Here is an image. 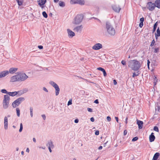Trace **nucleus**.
I'll return each mask as SVG.
<instances>
[{"label":"nucleus","mask_w":160,"mask_h":160,"mask_svg":"<svg viewBox=\"0 0 160 160\" xmlns=\"http://www.w3.org/2000/svg\"><path fill=\"white\" fill-rule=\"evenodd\" d=\"M23 129V126L22 123H21L20 124V128L19 130V132H21L22 131Z\"/></svg>","instance_id":"obj_32"},{"label":"nucleus","mask_w":160,"mask_h":160,"mask_svg":"<svg viewBox=\"0 0 160 160\" xmlns=\"http://www.w3.org/2000/svg\"><path fill=\"white\" fill-rule=\"evenodd\" d=\"M67 32L68 34V35L69 37H71V38H72L75 35L74 32L71 30L69 29H67Z\"/></svg>","instance_id":"obj_15"},{"label":"nucleus","mask_w":160,"mask_h":160,"mask_svg":"<svg viewBox=\"0 0 160 160\" xmlns=\"http://www.w3.org/2000/svg\"><path fill=\"white\" fill-rule=\"evenodd\" d=\"M33 140L34 142H36V139L34 138H33Z\"/></svg>","instance_id":"obj_62"},{"label":"nucleus","mask_w":160,"mask_h":160,"mask_svg":"<svg viewBox=\"0 0 160 160\" xmlns=\"http://www.w3.org/2000/svg\"><path fill=\"white\" fill-rule=\"evenodd\" d=\"M42 117L43 118L44 120H45L46 119V116L45 114L42 115Z\"/></svg>","instance_id":"obj_48"},{"label":"nucleus","mask_w":160,"mask_h":160,"mask_svg":"<svg viewBox=\"0 0 160 160\" xmlns=\"http://www.w3.org/2000/svg\"><path fill=\"white\" fill-rule=\"evenodd\" d=\"M49 84L52 86L53 87L56 86L57 85V84L56 83H55V82L52 81H50L49 82Z\"/></svg>","instance_id":"obj_27"},{"label":"nucleus","mask_w":160,"mask_h":160,"mask_svg":"<svg viewBox=\"0 0 160 160\" xmlns=\"http://www.w3.org/2000/svg\"><path fill=\"white\" fill-rule=\"evenodd\" d=\"M147 62H147V65H148V68H149V64L150 63V62L149 60H148Z\"/></svg>","instance_id":"obj_47"},{"label":"nucleus","mask_w":160,"mask_h":160,"mask_svg":"<svg viewBox=\"0 0 160 160\" xmlns=\"http://www.w3.org/2000/svg\"><path fill=\"white\" fill-rule=\"evenodd\" d=\"M160 154L159 152L156 153L153 158L152 160H157L158 158L160 156Z\"/></svg>","instance_id":"obj_22"},{"label":"nucleus","mask_w":160,"mask_h":160,"mask_svg":"<svg viewBox=\"0 0 160 160\" xmlns=\"http://www.w3.org/2000/svg\"><path fill=\"white\" fill-rule=\"evenodd\" d=\"M153 130L157 132H159V129L158 127L157 126H155L154 127Z\"/></svg>","instance_id":"obj_33"},{"label":"nucleus","mask_w":160,"mask_h":160,"mask_svg":"<svg viewBox=\"0 0 160 160\" xmlns=\"http://www.w3.org/2000/svg\"><path fill=\"white\" fill-rule=\"evenodd\" d=\"M97 69L98 70H99L102 71V72H103V75L104 77H106L107 76V74L104 68H103L101 67H99V68H97Z\"/></svg>","instance_id":"obj_19"},{"label":"nucleus","mask_w":160,"mask_h":160,"mask_svg":"<svg viewBox=\"0 0 160 160\" xmlns=\"http://www.w3.org/2000/svg\"><path fill=\"white\" fill-rule=\"evenodd\" d=\"M30 115L32 117H33V113L32 112H30Z\"/></svg>","instance_id":"obj_63"},{"label":"nucleus","mask_w":160,"mask_h":160,"mask_svg":"<svg viewBox=\"0 0 160 160\" xmlns=\"http://www.w3.org/2000/svg\"><path fill=\"white\" fill-rule=\"evenodd\" d=\"M72 104V99H70L68 102V106Z\"/></svg>","instance_id":"obj_37"},{"label":"nucleus","mask_w":160,"mask_h":160,"mask_svg":"<svg viewBox=\"0 0 160 160\" xmlns=\"http://www.w3.org/2000/svg\"><path fill=\"white\" fill-rule=\"evenodd\" d=\"M147 5L148 8L151 11L153 10L154 9L155 7H156L155 4L152 3L151 2H148Z\"/></svg>","instance_id":"obj_8"},{"label":"nucleus","mask_w":160,"mask_h":160,"mask_svg":"<svg viewBox=\"0 0 160 160\" xmlns=\"http://www.w3.org/2000/svg\"><path fill=\"white\" fill-rule=\"evenodd\" d=\"M99 131H98V130H97L96 131H95V135H98L99 134Z\"/></svg>","instance_id":"obj_45"},{"label":"nucleus","mask_w":160,"mask_h":160,"mask_svg":"<svg viewBox=\"0 0 160 160\" xmlns=\"http://www.w3.org/2000/svg\"><path fill=\"white\" fill-rule=\"evenodd\" d=\"M17 68H11L9 69V71H8L9 73V72L10 73L13 74L14 73L16 72L18 70Z\"/></svg>","instance_id":"obj_18"},{"label":"nucleus","mask_w":160,"mask_h":160,"mask_svg":"<svg viewBox=\"0 0 160 160\" xmlns=\"http://www.w3.org/2000/svg\"><path fill=\"white\" fill-rule=\"evenodd\" d=\"M18 3L19 6H20L22 5V3L21 1H19V0H18Z\"/></svg>","instance_id":"obj_43"},{"label":"nucleus","mask_w":160,"mask_h":160,"mask_svg":"<svg viewBox=\"0 0 160 160\" xmlns=\"http://www.w3.org/2000/svg\"><path fill=\"white\" fill-rule=\"evenodd\" d=\"M28 91V90L27 89H26V88H25V89H24L23 91V92L21 94H23L24 93H25L26 92H27Z\"/></svg>","instance_id":"obj_40"},{"label":"nucleus","mask_w":160,"mask_h":160,"mask_svg":"<svg viewBox=\"0 0 160 160\" xmlns=\"http://www.w3.org/2000/svg\"><path fill=\"white\" fill-rule=\"evenodd\" d=\"M128 118L127 117L125 119V122H126V124H127L128 123Z\"/></svg>","instance_id":"obj_58"},{"label":"nucleus","mask_w":160,"mask_h":160,"mask_svg":"<svg viewBox=\"0 0 160 160\" xmlns=\"http://www.w3.org/2000/svg\"><path fill=\"white\" fill-rule=\"evenodd\" d=\"M127 131L126 130H125L124 131V132H123V134L124 135H125L127 134Z\"/></svg>","instance_id":"obj_52"},{"label":"nucleus","mask_w":160,"mask_h":160,"mask_svg":"<svg viewBox=\"0 0 160 160\" xmlns=\"http://www.w3.org/2000/svg\"><path fill=\"white\" fill-rule=\"evenodd\" d=\"M121 63L123 65H126V61L124 60H122L121 61Z\"/></svg>","instance_id":"obj_38"},{"label":"nucleus","mask_w":160,"mask_h":160,"mask_svg":"<svg viewBox=\"0 0 160 160\" xmlns=\"http://www.w3.org/2000/svg\"><path fill=\"white\" fill-rule=\"evenodd\" d=\"M26 151L27 152H29V149L28 148H27Z\"/></svg>","instance_id":"obj_64"},{"label":"nucleus","mask_w":160,"mask_h":160,"mask_svg":"<svg viewBox=\"0 0 160 160\" xmlns=\"http://www.w3.org/2000/svg\"><path fill=\"white\" fill-rule=\"evenodd\" d=\"M90 120L92 122H93L94 121V119L93 117H92L90 118Z\"/></svg>","instance_id":"obj_54"},{"label":"nucleus","mask_w":160,"mask_h":160,"mask_svg":"<svg viewBox=\"0 0 160 160\" xmlns=\"http://www.w3.org/2000/svg\"><path fill=\"white\" fill-rule=\"evenodd\" d=\"M70 3L72 4L78 3L80 5H83L85 2L84 0H71Z\"/></svg>","instance_id":"obj_7"},{"label":"nucleus","mask_w":160,"mask_h":160,"mask_svg":"<svg viewBox=\"0 0 160 160\" xmlns=\"http://www.w3.org/2000/svg\"><path fill=\"white\" fill-rule=\"evenodd\" d=\"M16 110L17 115L18 117H19L20 116V110L18 108H16Z\"/></svg>","instance_id":"obj_28"},{"label":"nucleus","mask_w":160,"mask_h":160,"mask_svg":"<svg viewBox=\"0 0 160 160\" xmlns=\"http://www.w3.org/2000/svg\"><path fill=\"white\" fill-rule=\"evenodd\" d=\"M42 89L46 92H48V89L45 87H43Z\"/></svg>","instance_id":"obj_44"},{"label":"nucleus","mask_w":160,"mask_h":160,"mask_svg":"<svg viewBox=\"0 0 160 160\" xmlns=\"http://www.w3.org/2000/svg\"><path fill=\"white\" fill-rule=\"evenodd\" d=\"M138 73L136 74L134 72L133 73V75L132 77L133 78H135L136 76H138Z\"/></svg>","instance_id":"obj_39"},{"label":"nucleus","mask_w":160,"mask_h":160,"mask_svg":"<svg viewBox=\"0 0 160 160\" xmlns=\"http://www.w3.org/2000/svg\"><path fill=\"white\" fill-rule=\"evenodd\" d=\"M30 112H32L33 108L32 107H30Z\"/></svg>","instance_id":"obj_57"},{"label":"nucleus","mask_w":160,"mask_h":160,"mask_svg":"<svg viewBox=\"0 0 160 160\" xmlns=\"http://www.w3.org/2000/svg\"><path fill=\"white\" fill-rule=\"evenodd\" d=\"M106 28L108 33L111 36H114L115 33L114 28L111 23L107 22L106 23Z\"/></svg>","instance_id":"obj_3"},{"label":"nucleus","mask_w":160,"mask_h":160,"mask_svg":"<svg viewBox=\"0 0 160 160\" xmlns=\"http://www.w3.org/2000/svg\"><path fill=\"white\" fill-rule=\"evenodd\" d=\"M79 122L78 119H75L74 120V122L75 123H78Z\"/></svg>","instance_id":"obj_53"},{"label":"nucleus","mask_w":160,"mask_h":160,"mask_svg":"<svg viewBox=\"0 0 160 160\" xmlns=\"http://www.w3.org/2000/svg\"><path fill=\"white\" fill-rule=\"evenodd\" d=\"M18 93V92H8V95L9 96H14L17 95Z\"/></svg>","instance_id":"obj_24"},{"label":"nucleus","mask_w":160,"mask_h":160,"mask_svg":"<svg viewBox=\"0 0 160 160\" xmlns=\"http://www.w3.org/2000/svg\"><path fill=\"white\" fill-rule=\"evenodd\" d=\"M48 149L49 150V151L50 152H52V150L51 149V148L48 147Z\"/></svg>","instance_id":"obj_60"},{"label":"nucleus","mask_w":160,"mask_h":160,"mask_svg":"<svg viewBox=\"0 0 160 160\" xmlns=\"http://www.w3.org/2000/svg\"><path fill=\"white\" fill-rule=\"evenodd\" d=\"M156 38L157 39L158 37L160 36V30L159 29V27L158 28V29L157 30V33H156L155 34Z\"/></svg>","instance_id":"obj_23"},{"label":"nucleus","mask_w":160,"mask_h":160,"mask_svg":"<svg viewBox=\"0 0 160 160\" xmlns=\"http://www.w3.org/2000/svg\"><path fill=\"white\" fill-rule=\"evenodd\" d=\"M53 1L55 3H57L59 1V0H53Z\"/></svg>","instance_id":"obj_61"},{"label":"nucleus","mask_w":160,"mask_h":160,"mask_svg":"<svg viewBox=\"0 0 160 160\" xmlns=\"http://www.w3.org/2000/svg\"><path fill=\"white\" fill-rule=\"evenodd\" d=\"M9 74L8 71H4L0 72V78L5 77Z\"/></svg>","instance_id":"obj_13"},{"label":"nucleus","mask_w":160,"mask_h":160,"mask_svg":"<svg viewBox=\"0 0 160 160\" xmlns=\"http://www.w3.org/2000/svg\"><path fill=\"white\" fill-rule=\"evenodd\" d=\"M47 146L48 147V148H54V145L53 144L51 140L48 141V144H47Z\"/></svg>","instance_id":"obj_21"},{"label":"nucleus","mask_w":160,"mask_h":160,"mask_svg":"<svg viewBox=\"0 0 160 160\" xmlns=\"http://www.w3.org/2000/svg\"><path fill=\"white\" fill-rule=\"evenodd\" d=\"M28 76H27L24 73L21 72H18L17 73L16 75H14L10 78V82H22L25 81L28 78Z\"/></svg>","instance_id":"obj_1"},{"label":"nucleus","mask_w":160,"mask_h":160,"mask_svg":"<svg viewBox=\"0 0 160 160\" xmlns=\"http://www.w3.org/2000/svg\"><path fill=\"white\" fill-rule=\"evenodd\" d=\"M1 92L2 93H6L8 94V92H7V90L6 89H2Z\"/></svg>","instance_id":"obj_31"},{"label":"nucleus","mask_w":160,"mask_h":160,"mask_svg":"<svg viewBox=\"0 0 160 160\" xmlns=\"http://www.w3.org/2000/svg\"><path fill=\"white\" fill-rule=\"evenodd\" d=\"M54 88H55V89L56 95L58 96L59 94L60 91V88L58 85L54 87Z\"/></svg>","instance_id":"obj_20"},{"label":"nucleus","mask_w":160,"mask_h":160,"mask_svg":"<svg viewBox=\"0 0 160 160\" xmlns=\"http://www.w3.org/2000/svg\"><path fill=\"white\" fill-rule=\"evenodd\" d=\"M143 22H140L139 24V26L140 28H142L143 26Z\"/></svg>","instance_id":"obj_42"},{"label":"nucleus","mask_w":160,"mask_h":160,"mask_svg":"<svg viewBox=\"0 0 160 160\" xmlns=\"http://www.w3.org/2000/svg\"><path fill=\"white\" fill-rule=\"evenodd\" d=\"M25 100V98L23 97H20L14 101L12 103V106L13 108H15L17 106H18L21 102Z\"/></svg>","instance_id":"obj_6"},{"label":"nucleus","mask_w":160,"mask_h":160,"mask_svg":"<svg viewBox=\"0 0 160 160\" xmlns=\"http://www.w3.org/2000/svg\"><path fill=\"white\" fill-rule=\"evenodd\" d=\"M94 102L96 104H98L99 103V101L98 99H96L95 100Z\"/></svg>","instance_id":"obj_50"},{"label":"nucleus","mask_w":160,"mask_h":160,"mask_svg":"<svg viewBox=\"0 0 160 160\" xmlns=\"http://www.w3.org/2000/svg\"><path fill=\"white\" fill-rule=\"evenodd\" d=\"M138 139V137H136L132 138V141L133 142L135 141H137Z\"/></svg>","instance_id":"obj_34"},{"label":"nucleus","mask_w":160,"mask_h":160,"mask_svg":"<svg viewBox=\"0 0 160 160\" xmlns=\"http://www.w3.org/2000/svg\"><path fill=\"white\" fill-rule=\"evenodd\" d=\"M159 48H155L154 52L155 53H158L159 52Z\"/></svg>","instance_id":"obj_35"},{"label":"nucleus","mask_w":160,"mask_h":160,"mask_svg":"<svg viewBox=\"0 0 160 160\" xmlns=\"http://www.w3.org/2000/svg\"><path fill=\"white\" fill-rule=\"evenodd\" d=\"M155 4L156 7L160 8V0H156Z\"/></svg>","instance_id":"obj_25"},{"label":"nucleus","mask_w":160,"mask_h":160,"mask_svg":"<svg viewBox=\"0 0 160 160\" xmlns=\"http://www.w3.org/2000/svg\"><path fill=\"white\" fill-rule=\"evenodd\" d=\"M115 118L116 120V121L117 122H118V117H115Z\"/></svg>","instance_id":"obj_56"},{"label":"nucleus","mask_w":160,"mask_h":160,"mask_svg":"<svg viewBox=\"0 0 160 160\" xmlns=\"http://www.w3.org/2000/svg\"><path fill=\"white\" fill-rule=\"evenodd\" d=\"M59 5L60 6L62 7H63L65 6V3L63 2H62L61 1H59Z\"/></svg>","instance_id":"obj_26"},{"label":"nucleus","mask_w":160,"mask_h":160,"mask_svg":"<svg viewBox=\"0 0 160 160\" xmlns=\"http://www.w3.org/2000/svg\"><path fill=\"white\" fill-rule=\"evenodd\" d=\"M42 14L43 16L46 18L48 17V15L47 14V13H46V12H45V11H43L42 12Z\"/></svg>","instance_id":"obj_30"},{"label":"nucleus","mask_w":160,"mask_h":160,"mask_svg":"<svg viewBox=\"0 0 160 160\" xmlns=\"http://www.w3.org/2000/svg\"><path fill=\"white\" fill-rule=\"evenodd\" d=\"M149 141L150 142H152L154 140L155 137L154 135V133L152 132L151 134L149 136Z\"/></svg>","instance_id":"obj_17"},{"label":"nucleus","mask_w":160,"mask_h":160,"mask_svg":"<svg viewBox=\"0 0 160 160\" xmlns=\"http://www.w3.org/2000/svg\"><path fill=\"white\" fill-rule=\"evenodd\" d=\"M158 24L157 23V22H156L154 25L153 28V32H154L155 31L157 27Z\"/></svg>","instance_id":"obj_29"},{"label":"nucleus","mask_w":160,"mask_h":160,"mask_svg":"<svg viewBox=\"0 0 160 160\" xmlns=\"http://www.w3.org/2000/svg\"><path fill=\"white\" fill-rule=\"evenodd\" d=\"M112 8L113 10L116 12H119L121 8L120 6L117 5H114L112 6Z\"/></svg>","instance_id":"obj_10"},{"label":"nucleus","mask_w":160,"mask_h":160,"mask_svg":"<svg viewBox=\"0 0 160 160\" xmlns=\"http://www.w3.org/2000/svg\"><path fill=\"white\" fill-rule=\"evenodd\" d=\"M37 2L38 5L42 9L44 7V5L46 2L47 0H39Z\"/></svg>","instance_id":"obj_12"},{"label":"nucleus","mask_w":160,"mask_h":160,"mask_svg":"<svg viewBox=\"0 0 160 160\" xmlns=\"http://www.w3.org/2000/svg\"><path fill=\"white\" fill-rule=\"evenodd\" d=\"M83 28V27L82 25L78 26L75 27L73 29V30L75 32H77L80 33H81L82 31Z\"/></svg>","instance_id":"obj_11"},{"label":"nucleus","mask_w":160,"mask_h":160,"mask_svg":"<svg viewBox=\"0 0 160 160\" xmlns=\"http://www.w3.org/2000/svg\"><path fill=\"white\" fill-rule=\"evenodd\" d=\"M137 123L138 125L139 129H141L142 128V125L143 123V122L137 119Z\"/></svg>","instance_id":"obj_14"},{"label":"nucleus","mask_w":160,"mask_h":160,"mask_svg":"<svg viewBox=\"0 0 160 160\" xmlns=\"http://www.w3.org/2000/svg\"><path fill=\"white\" fill-rule=\"evenodd\" d=\"M102 146H100L98 148V149L99 150L102 149Z\"/></svg>","instance_id":"obj_59"},{"label":"nucleus","mask_w":160,"mask_h":160,"mask_svg":"<svg viewBox=\"0 0 160 160\" xmlns=\"http://www.w3.org/2000/svg\"><path fill=\"white\" fill-rule=\"evenodd\" d=\"M87 110H88V111L89 112H92V109L91 108H87Z\"/></svg>","instance_id":"obj_51"},{"label":"nucleus","mask_w":160,"mask_h":160,"mask_svg":"<svg viewBox=\"0 0 160 160\" xmlns=\"http://www.w3.org/2000/svg\"><path fill=\"white\" fill-rule=\"evenodd\" d=\"M107 119L108 121L110 122L111 120V118L109 116H108L107 117Z\"/></svg>","instance_id":"obj_41"},{"label":"nucleus","mask_w":160,"mask_h":160,"mask_svg":"<svg viewBox=\"0 0 160 160\" xmlns=\"http://www.w3.org/2000/svg\"><path fill=\"white\" fill-rule=\"evenodd\" d=\"M4 128L7 129L8 127V119L7 117H5L4 118Z\"/></svg>","instance_id":"obj_16"},{"label":"nucleus","mask_w":160,"mask_h":160,"mask_svg":"<svg viewBox=\"0 0 160 160\" xmlns=\"http://www.w3.org/2000/svg\"><path fill=\"white\" fill-rule=\"evenodd\" d=\"M10 101L9 96L7 94L4 96L3 99L2 101V107L4 109H6L8 108Z\"/></svg>","instance_id":"obj_4"},{"label":"nucleus","mask_w":160,"mask_h":160,"mask_svg":"<svg viewBox=\"0 0 160 160\" xmlns=\"http://www.w3.org/2000/svg\"><path fill=\"white\" fill-rule=\"evenodd\" d=\"M83 16L82 14L77 15L74 18L72 23L74 24L78 25L82 21Z\"/></svg>","instance_id":"obj_5"},{"label":"nucleus","mask_w":160,"mask_h":160,"mask_svg":"<svg viewBox=\"0 0 160 160\" xmlns=\"http://www.w3.org/2000/svg\"><path fill=\"white\" fill-rule=\"evenodd\" d=\"M140 22H143L144 21V18H140Z\"/></svg>","instance_id":"obj_46"},{"label":"nucleus","mask_w":160,"mask_h":160,"mask_svg":"<svg viewBox=\"0 0 160 160\" xmlns=\"http://www.w3.org/2000/svg\"><path fill=\"white\" fill-rule=\"evenodd\" d=\"M128 66L132 70L137 71L140 67V62L136 60H130L128 62Z\"/></svg>","instance_id":"obj_2"},{"label":"nucleus","mask_w":160,"mask_h":160,"mask_svg":"<svg viewBox=\"0 0 160 160\" xmlns=\"http://www.w3.org/2000/svg\"><path fill=\"white\" fill-rule=\"evenodd\" d=\"M113 84L115 85H116L117 84V82L116 81L115 79L113 80Z\"/></svg>","instance_id":"obj_55"},{"label":"nucleus","mask_w":160,"mask_h":160,"mask_svg":"<svg viewBox=\"0 0 160 160\" xmlns=\"http://www.w3.org/2000/svg\"><path fill=\"white\" fill-rule=\"evenodd\" d=\"M102 44L100 43H97L94 44L92 47V49L95 50H98L102 48Z\"/></svg>","instance_id":"obj_9"},{"label":"nucleus","mask_w":160,"mask_h":160,"mask_svg":"<svg viewBox=\"0 0 160 160\" xmlns=\"http://www.w3.org/2000/svg\"><path fill=\"white\" fill-rule=\"evenodd\" d=\"M38 48L39 49H43V47L42 46V45H39L38 46Z\"/></svg>","instance_id":"obj_49"},{"label":"nucleus","mask_w":160,"mask_h":160,"mask_svg":"<svg viewBox=\"0 0 160 160\" xmlns=\"http://www.w3.org/2000/svg\"><path fill=\"white\" fill-rule=\"evenodd\" d=\"M154 43H155V41H154V40L153 39L152 40V41L151 42V43L150 44V46L151 47H152V46H153L154 45Z\"/></svg>","instance_id":"obj_36"}]
</instances>
